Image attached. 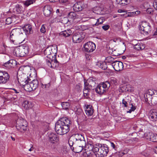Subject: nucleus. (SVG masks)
<instances>
[{"instance_id":"22","label":"nucleus","mask_w":157,"mask_h":157,"mask_svg":"<svg viewBox=\"0 0 157 157\" xmlns=\"http://www.w3.org/2000/svg\"><path fill=\"white\" fill-rule=\"evenodd\" d=\"M105 21V20L103 17H100L97 20L96 23L92 25V26L93 27L97 26V28H100L101 26H99V25L102 24Z\"/></svg>"},{"instance_id":"42","label":"nucleus","mask_w":157,"mask_h":157,"mask_svg":"<svg viewBox=\"0 0 157 157\" xmlns=\"http://www.w3.org/2000/svg\"><path fill=\"white\" fill-rule=\"evenodd\" d=\"M119 90L120 92L123 93L128 91V90L127 89L126 86H121L119 87Z\"/></svg>"},{"instance_id":"64","label":"nucleus","mask_w":157,"mask_h":157,"mask_svg":"<svg viewBox=\"0 0 157 157\" xmlns=\"http://www.w3.org/2000/svg\"><path fill=\"white\" fill-rule=\"evenodd\" d=\"M111 146L113 147V148L116 150V147L115 146V144L113 142H111Z\"/></svg>"},{"instance_id":"47","label":"nucleus","mask_w":157,"mask_h":157,"mask_svg":"<svg viewBox=\"0 0 157 157\" xmlns=\"http://www.w3.org/2000/svg\"><path fill=\"white\" fill-rule=\"evenodd\" d=\"M114 59L111 56H109L106 58L105 60L106 62L108 63H111L113 62Z\"/></svg>"},{"instance_id":"2","label":"nucleus","mask_w":157,"mask_h":157,"mask_svg":"<svg viewBox=\"0 0 157 157\" xmlns=\"http://www.w3.org/2000/svg\"><path fill=\"white\" fill-rule=\"evenodd\" d=\"M27 124L25 120L21 118H19L16 121V127L17 129L23 132L27 129Z\"/></svg>"},{"instance_id":"25","label":"nucleus","mask_w":157,"mask_h":157,"mask_svg":"<svg viewBox=\"0 0 157 157\" xmlns=\"http://www.w3.org/2000/svg\"><path fill=\"white\" fill-rule=\"evenodd\" d=\"M21 52L23 54V56L27 54L29 52V48L25 44L23 45H21Z\"/></svg>"},{"instance_id":"44","label":"nucleus","mask_w":157,"mask_h":157,"mask_svg":"<svg viewBox=\"0 0 157 157\" xmlns=\"http://www.w3.org/2000/svg\"><path fill=\"white\" fill-rule=\"evenodd\" d=\"M36 0H27L24 2V5L28 6L30 5L33 4L35 2Z\"/></svg>"},{"instance_id":"3","label":"nucleus","mask_w":157,"mask_h":157,"mask_svg":"<svg viewBox=\"0 0 157 157\" xmlns=\"http://www.w3.org/2000/svg\"><path fill=\"white\" fill-rule=\"evenodd\" d=\"M139 29L141 31V33L144 35L150 33L151 30L150 24L146 22H143L140 25Z\"/></svg>"},{"instance_id":"53","label":"nucleus","mask_w":157,"mask_h":157,"mask_svg":"<svg viewBox=\"0 0 157 157\" xmlns=\"http://www.w3.org/2000/svg\"><path fill=\"white\" fill-rule=\"evenodd\" d=\"M76 113L78 115L80 114L82 116L84 115L82 110L80 109H77Z\"/></svg>"},{"instance_id":"4","label":"nucleus","mask_w":157,"mask_h":157,"mask_svg":"<svg viewBox=\"0 0 157 157\" xmlns=\"http://www.w3.org/2000/svg\"><path fill=\"white\" fill-rule=\"evenodd\" d=\"M90 145L91 146L92 148V150L96 157H104V156H106L107 154L106 152L103 151L104 147L102 148L100 147H98L91 144Z\"/></svg>"},{"instance_id":"28","label":"nucleus","mask_w":157,"mask_h":157,"mask_svg":"<svg viewBox=\"0 0 157 157\" xmlns=\"http://www.w3.org/2000/svg\"><path fill=\"white\" fill-rule=\"evenodd\" d=\"M16 10L17 13L20 14L22 13L24 10V8L21 6L17 4L15 6Z\"/></svg>"},{"instance_id":"32","label":"nucleus","mask_w":157,"mask_h":157,"mask_svg":"<svg viewBox=\"0 0 157 157\" xmlns=\"http://www.w3.org/2000/svg\"><path fill=\"white\" fill-rule=\"evenodd\" d=\"M155 93L154 92L152 95V99L151 102L153 105H156L157 104V92H155Z\"/></svg>"},{"instance_id":"14","label":"nucleus","mask_w":157,"mask_h":157,"mask_svg":"<svg viewBox=\"0 0 157 157\" xmlns=\"http://www.w3.org/2000/svg\"><path fill=\"white\" fill-rule=\"evenodd\" d=\"M27 79L24 80V81H23V85L24 86V88L25 90L28 91H31L33 90V88L31 86V85L30 82H29V81H28L29 78H27Z\"/></svg>"},{"instance_id":"52","label":"nucleus","mask_w":157,"mask_h":157,"mask_svg":"<svg viewBox=\"0 0 157 157\" xmlns=\"http://www.w3.org/2000/svg\"><path fill=\"white\" fill-rule=\"evenodd\" d=\"M128 101H127V100L125 98L123 99L122 101V104L124 105V107H128V103L127 102Z\"/></svg>"},{"instance_id":"18","label":"nucleus","mask_w":157,"mask_h":157,"mask_svg":"<svg viewBox=\"0 0 157 157\" xmlns=\"http://www.w3.org/2000/svg\"><path fill=\"white\" fill-rule=\"evenodd\" d=\"M71 149L75 152L79 153L82 151L84 147H82L75 144H74L73 145L70 147Z\"/></svg>"},{"instance_id":"11","label":"nucleus","mask_w":157,"mask_h":157,"mask_svg":"<svg viewBox=\"0 0 157 157\" xmlns=\"http://www.w3.org/2000/svg\"><path fill=\"white\" fill-rule=\"evenodd\" d=\"M112 66L117 71H120L123 70L124 65L121 61H115L112 63Z\"/></svg>"},{"instance_id":"12","label":"nucleus","mask_w":157,"mask_h":157,"mask_svg":"<svg viewBox=\"0 0 157 157\" xmlns=\"http://www.w3.org/2000/svg\"><path fill=\"white\" fill-rule=\"evenodd\" d=\"M48 137L49 142L51 143L54 144L59 141V138L58 135L53 133L51 132L49 134Z\"/></svg>"},{"instance_id":"37","label":"nucleus","mask_w":157,"mask_h":157,"mask_svg":"<svg viewBox=\"0 0 157 157\" xmlns=\"http://www.w3.org/2000/svg\"><path fill=\"white\" fill-rule=\"evenodd\" d=\"M96 145L99 147H104V150H103V151L106 152L107 154L108 153V152L109 151V148L107 145L105 144H98V145L96 144Z\"/></svg>"},{"instance_id":"38","label":"nucleus","mask_w":157,"mask_h":157,"mask_svg":"<svg viewBox=\"0 0 157 157\" xmlns=\"http://www.w3.org/2000/svg\"><path fill=\"white\" fill-rule=\"evenodd\" d=\"M14 29L15 30L17 36L19 35L22 34L24 32L22 27L15 28Z\"/></svg>"},{"instance_id":"17","label":"nucleus","mask_w":157,"mask_h":157,"mask_svg":"<svg viewBox=\"0 0 157 157\" xmlns=\"http://www.w3.org/2000/svg\"><path fill=\"white\" fill-rule=\"evenodd\" d=\"M46 63L48 66L52 68H54L57 66L59 65V62L57 61L56 58L53 60L50 61L48 59L46 60Z\"/></svg>"},{"instance_id":"23","label":"nucleus","mask_w":157,"mask_h":157,"mask_svg":"<svg viewBox=\"0 0 157 157\" xmlns=\"http://www.w3.org/2000/svg\"><path fill=\"white\" fill-rule=\"evenodd\" d=\"M92 108V106L90 105H87L86 106L85 111L86 114L89 116L92 115L93 113L94 110Z\"/></svg>"},{"instance_id":"60","label":"nucleus","mask_w":157,"mask_h":157,"mask_svg":"<svg viewBox=\"0 0 157 157\" xmlns=\"http://www.w3.org/2000/svg\"><path fill=\"white\" fill-rule=\"evenodd\" d=\"M131 105L132 106L131 107V109L133 111L136 109V107L134 106L132 103L131 104Z\"/></svg>"},{"instance_id":"49","label":"nucleus","mask_w":157,"mask_h":157,"mask_svg":"<svg viewBox=\"0 0 157 157\" xmlns=\"http://www.w3.org/2000/svg\"><path fill=\"white\" fill-rule=\"evenodd\" d=\"M40 31L41 33H44L46 32V25L44 24H43L41 25V28L40 29Z\"/></svg>"},{"instance_id":"61","label":"nucleus","mask_w":157,"mask_h":157,"mask_svg":"<svg viewBox=\"0 0 157 157\" xmlns=\"http://www.w3.org/2000/svg\"><path fill=\"white\" fill-rule=\"evenodd\" d=\"M60 20L58 19L57 17L55 18L53 21V22H60Z\"/></svg>"},{"instance_id":"15","label":"nucleus","mask_w":157,"mask_h":157,"mask_svg":"<svg viewBox=\"0 0 157 157\" xmlns=\"http://www.w3.org/2000/svg\"><path fill=\"white\" fill-rule=\"evenodd\" d=\"M154 92L151 90H149L144 95L145 101L148 103L150 104L152 99V95L154 93Z\"/></svg>"},{"instance_id":"35","label":"nucleus","mask_w":157,"mask_h":157,"mask_svg":"<svg viewBox=\"0 0 157 157\" xmlns=\"http://www.w3.org/2000/svg\"><path fill=\"white\" fill-rule=\"evenodd\" d=\"M74 144H75L79 146H81L82 147H85L86 146V143L85 139H84L77 141H75Z\"/></svg>"},{"instance_id":"59","label":"nucleus","mask_w":157,"mask_h":157,"mask_svg":"<svg viewBox=\"0 0 157 157\" xmlns=\"http://www.w3.org/2000/svg\"><path fill=\"white\" fill-rule=\"evenodd\" d=\"M10 137L12 139V140L13 141H14L15 140V136L14 134H11V135L10 136Z\"/></svg>"},{"instance_id":"30","label":"nucleus","mask_w":157,"mask_h":157,"mask_svg":"<svg viewBox=\"0 0 157 157\" xmlns=\"http://www.w3.org/2000/svg\"><path fill=\"white\" fill-rule=\"evenodd\" d=\"M67 16L69 19H71L73 20L78 18V16L77 15L76 13L74 12H71L68 13Z\"/></svg>"},{"instance_id":"29","label":"nucleus","mask_w":157,"mask_h":157,"mask_svg":"<svg viewBox=\"0 0 157 157\" xmlns=\"http://www.w3.org/2000/svg\"><path fill=\"white\" fill-rule=\"evenodd\" d=\"M149 118L152 121H156L157 120V112L153 111L150 115Z\"/></svg>"},{"instance_id":"41","label":"nucleus","mask_w":157,"mask_h":157,"mask_svg":"<svg viewBox=\"0 0 157 157\" xmlns=\"http://www.w3.org/2000/svg\"><path fill=\"white\" fill-rule=\"evenodd\" d=\"M51 86L50 82L47 84H43V83H41V87L45 90H48L49 89Z\"/></svg>"},{"instance_id":"54","label":"nucleus","mask_w":157,"mask_h":157,"mask_svg":"<svg viewBox=\"0 0 157 157\" xmlns=\"http://www.w3.org/2000/svg\"><path fill=\"white\" fill-rule=\"evenodd\" d=\"M129 150L128 149H126L124 150L123 152H120L119 155L121 156H122L126 154L128 151Z\"/></svg>"},{"instance_id":"31","label":"nucleus","mask_w":157,"mask_h":157,"mask_svg":"<svg viewBox=\"0 0 157 157\" xmlns=\"http://www.w3.org/2000/svg\"><path fill=\"white\" fill-rule=\"evenodd\" d=\"M17 36L14 29H12L10 33V40L13 43L14 41V40Z\"/></svg>"},{"instance_id":"9","label":"nucleus","mask_w":157,"mask_h":157,"mask_svg":"<svg viewBox=\"0 0 157 157\" xmlns=\"http://www.w3.org/2000/svg\"><path fill=\"white\" fill-rule=\"evenodd\" d=\"M84 51L87 52H91L94 51L96 48V45L94 43L91 41L87 42L83 45Z\"/></svg>"},{"instance_id":"6","label":"nucleus","mask_w":157,"mask_h":157,"mask_svg":"<svg viewBox=\"0 0 157 157\" xmlns=\"http://www.w3.org/2000/svg\"><path fill=\"white\" fill-rule=\"evenodd\" d=\"M65 122H64L63 124V126L62 128V131H61L60 135H63L68 133L70 130V125H71V121L68 119L66 117Z\"/></svg>"},{"instance_id":"26","label":"nucleus","mask_w":157,"mask_h":157,"mask_svg":"<svg viewBox=\"0 0 157 157\" xmlns=\"http://www.w3.org/2000/svg\"><path fill=\"white\" fill-rule=\"evenodd\" d=\"M88 80L89 82L88 83V87H92L94 89L93 87H94L96 84V78L91 77Z\"/></svg>"},{"instance_id":"20","label":"nucleus","mask_w":157,"mask_h":157,"mask_svg":"<svg viewBox=\"0 0 157 157\" xmlns=\"http://www.w3.org/2000/svg\"><path fill=\"white\" fill-rule=\"evenodd\" d=\"M147 139L153 142H157V135L152 132H149L147 135Z\"/></svg>"},{"instance_id":"62","label":"nucleus","mask_w":157,"mask_h":157,"mask_svg":"<svg viewBox=\"0 0 157 157\" xmlns=\"http://www.w3.org/2000/svg\"><path fill=\"white\" fill-rule=\"evenodd\" d=\"M67 1V0H59V3H66Z\"/></svg>"},{"instance_id":"40","label":"nucleus","mask_w":157,"mask_h":157,"mask_svg":"<svg viewBox=\"0 0 157 157\" xmlns=\"http://www.w3.org/2000/svg\"><path fill=\"white\" fill-rule=\"evenodd\" d=\"M21 51V46L19 47L16 48L14 50V52L15 53L17 56V55L20 56H23V54Z\"/></svg>"},{"instance_id":"10","label":"nucleus","mask_w":157,"mask_h":157,"mask_svg":"<svg viewBox=\"0 0 157 157\" xmlns=\"http://www.w3.org/2000/svg\"><path fill=\"white\" fill-rule=\"evenodd\" d=\"M57 52V50L52 46H49L44 51V54L47 55L48 58V56L51 55L52 57L53 56H56Z\"/></svg>"},{"instance_id":"33","label":"nucleus","mask_w":157,"mask_h":157,"mask_svg":"<svg viewBox=\"0 0 157 157\" xmlns=\"http://www.w3.org/2000/svg\"><path fill=\"white\" fill-rule=\"evenodd\" d=\"M131 0H116L117 3L121 4L123 6H125L129 4Z\"/></svg>"},{"instance_id":"21","label":"nucleus","mask_w":157,"mask_h":157,"mask_svg":"<svg viewBox=\"0 0 157 157\" xmlns=\"http://www.w3.org/2000/svg\"><path fill=\"white\" fill-rule=\"evenodd\" d=\"M134 48L137 51H140L144 49L145 48V45L143 43H138L136 44H133Z\"/></svg>"},{"instance_id":"13","label":"nucleus","mask_w":157,"mask_h":157,"mask_svg":"<svg viewBox=\"0 0 157 157\" xmlns=\"http://www.w3.org/2000/svg\"><path fill=\"white\" fill-rule=\"evenodd\" d=\"M22 28L24 33L26 35L32 34L33 33V30L32 29V25L30 24H25Z\"/></svg>"},{"instance_id":"19","label":"nucleus","mask_w":157,"mask_h":157,"mask_svg":"<svg viewBox=\"0 0 157 157\" xmlns=\"http://www.w3.org/2000/svg\"><path fill=\"white\" fill-rule=\"evenodd\" d=\"M52 9L50 6L46 5L43 8V13L46 17L49 16L52 13Z\"/></svg>"},{"instance_id":"55","label":"nucleus","mask_w":157,"mask_h":157,"mask_svg":"<svg viewBox=\"0 0 157 157\" xmlns=\"http://www.w3.org/2000/svg\"><path fill=\"white\" fill-rule=\"evenodd\" d=\"M110 26L108 25H105L102 26V28L105 31L107 30L109 28Z\"/></svg>"},{"instance_id":"56","label":"nucleus","mask_w":157,"mask_h":157,"mask_svg":"<svg viewBox=\"0 0 157 157\" xmlns=\"http://www.w3.org/2000/svg\"><path fill=\"white\" fill-rule=\"evenodd\" d=\"M153 10L151 8H148L146 10V12L148 14H151Z\"/></svg>"},{"instance_id":"46","label":"nucleus","mask_w":157,"mask_h":157,"mask_svg":"<svg viewBox=\"0 0 157 157\" xmlns=\"http://www.w3.org/2000/svg\"><path fill=\"white\" fill-rule=\"evenodd\" d=\"M56 13L58 16L60 17L63 14V11L60 9H57L56 10Z\"/></svg>"},{"instance_id":"43","label":"nucleus","mask_w":157,"mask_h":157,"mask_svg":"<svg viewBox=\"0 0 157 157\" xmlns=\"http://www.w3.org/2000/svg\"><path fill=\"white\" fill-rule=\"evenodd\" d=\"M108 81L109 82L110 85L111 84H112L116 86L117 84V79L114 78H111L110 79V82H109V81Z\"/></svg>"},{"instance_id":"36","label":"nucleus","mask_w":157,"mask_h":157,"mask_svg":"<svg viewBox=\"0 0 157 157\" xmlns=\"http://www.w3.org/2000/svg\"><path fill=\"white\" fill-rule=\"evenodd\" d=\"M1 74V78L2 80V83L5 84L6 83L7 81H8L9 80L10 78V75L9 74H5V76L3 77V75H2V74Z\"/></svg>"},{"instance_id":"50","label":"nucleus","mask_w":157,"mask_h":157,"mask_svg":"<svg viewBox=\"0 0 157 157\" xmlns=\"http://www.w3.org/2000/svg\"><path fill=\"white\" fill-rule=\"evenodd\" d=\"M60 35L65 37H68L70 36L69 34H68L67 31L66 30H65L64 31L61 32V33H60Z\"/></svg>"},{"instance_id":"1","label":"nucleus","mask_w":157,"mask_h":157,"mask_svg":"<svg viewBox=\"0 0 157 157\" xmlns=\"http://www.w3.org/2000/svg\"><path fill=\"white\" fill-rule=\"evenodd\" d=\"M110 86V84L108 81L100 84L95 88L96 92L100 95H101L106 92Z\"/></svg>"},{"instance_id":"16","label":"nucleus","mask_w":157,"mask_h":157,"mask_svg":"<svg viewBox=\"0 0 157 157\" xmlns=\"http://www.w3.org/2000/svg\"><path fill=\"white\" fill-rule=\"evenodd\" d=\"M88 84L86 81H84V87L83 92V95L85 97H87L89 96V92L91 89H94L92 87H88Z\"/></svg>"},{"instance_id":"24","label":"nucleus","mask_w":157,"mask_h":157,"mask_svg":"<svg viewBox=\"0 0 157 157\" xmlns=\"http://www.w3.org/2000/svg\"><path fill=\"white\" fill-rule=\"evenodd\" d=\"M73 9L75 12H79L82 11L83 7L80 3H76L73 6Z\"/></svg>"},{"instance_id":"5","label":"nucleus","mask_w":157,"mask_h":157,"mask_svg":"<svg viewBox=\"0 0 157 157\" xmlns=\"http://www.w3.org/2000/svg\"><path fill=\"white\" fill-rule=\"evenodd\" d=\"M84 139V136L82 134L78 133L73 134L70 137L68 140V144L70 147L73 146L75 141Z\"/></svg>"},{"instance_id":"48","label":"nucleus","mask_w":157,"mask_h":157,"mask_svg":"<svg viewBox=\"0 0 157 157\" xmlns=\"http://www.w3.org/2000/svg\"><path fill=\"white\" fill-rule=\"evenodd\" d=\"M15 62V60L13 59H10L9 61L4 63L3 66H5V67H6L7 64H10L12 65L13 63H14Z\"/></svg>"},{"instance_id":"8","label":"nucleus","mask_w":157,"mask_h":157,"mask_svg":"<svg viewBox=\"0 0 157 157\" xmlns=\"http://www.w3.org/2000/svg\"><path fill=\"white\" fill-rule=\"evenodd\" d=\"M85 38V35L82 32L75 33L72 37L73 41L74 43H79L81 42Z\"/></svg>"},{"instance_id":"45","label":"nucleus","mask_w":157,"mask_h":157,"mask_svg":"<svg viewBox=\"0 0 157 157\" xmlns=\"http://www.w3.org/2000/svg\"><path fill=\"white\" fill-rule=\"evenodd\" d=\"M31 103L28 101L26 100L24 102L23 105H24V107L26 108H29L31 107L30 105Z\"/></svg>"},{"instance_id":"39","label":"nucleus","mask_w":157,"mask_h":157,"mask_svg":"<svg viewBox=\"0 0 157 157\" xmlns=\"http://www.w3.org/2000/svg\"><path fill=\"white\" fill-rule=\"evenodd\" d=\"M63 109L68 110L70 107V104L67 102H63L61 103Z\"/></svg>"},{"instance_id":"51","label":"nucleus","mask_w":157,"mask_h":157,"mask_svg":"<svg viewBox=\"0 0 157 157\" xmlns=\"http://www.w3.org/2000/svg\"><path fill=\"white\" fill-rule=\"evenodd\" d=\"M12 22V18L11 17H8L6 19V24L9 25Z\"/></svg>"},{"instance_id":"63","label":"nucleus","mask_w":157,"mask_h":157,"mask_svg":"<svg viewBox=\"0 0 157 157\" xmlns=\"http://www.w3.org/2000/svg\"><path fill=\"white\" fill-rule=\"evenodd\" d=\"M76 88H77V89H78V91H81V87L80 85H77L76 86Z\"/></svg>"},{"instance_id":"58","label":"nucleus","mask_w":157,"mask_h":157,"mask_svg":"<svg viewBox=\"0 0 157 157\" xmlns=\"http://www.w3.org/2000/svg\"><path fill=\"white\" fill-rule=\"evenodd\" d=\"M0 73H2V75H3V76L4 77L5 76V74H9L7 72L2 71H0Z\"/></svg>"},{"instance_id":"7","label":"nucleus","mask_w":157,"mask_h":157,"mask_svg":"<svg viewBox=\"0 0 157 157\" xmlns=\"http://www.w3.org/2000/svg\"><path fill=\"white\" fill-rule=\"evenodd\" d=\"M66 117H63L60 118L56 123L55 126V130L56 132L58 134L60 135L62 128L63 124H64V122H65Z\"/></svg>"},{"instance_id":"57","label":"nucleus","mask_w":157,"mask_h":157,"mask_svg":"<svg viewBox=\"0 0 157 157\" xmlns=\"http://www.w3.org/2000/svg\"><path fill=\"white\" fill-rule=\"evenodd\" d=\"M127 17H132L135 16L134 12H130L127 13Z\"/></svg>"},{"instance_id":"27","label":"nucleus","mask_w":157,"mask_h":157,"mask_svg":"<svg viewBox=\"0 0 157 157\" xmlns=\"http://www.w3.org/2000/svg\"><path fill=\"white\" fill-rule=\"evenodd\" d=\"M97 66L98 67L100 68L103 70H105L107 68V65L106 63L105 62H102L101 61H99L96 64Z\"/></svg>"},{"instance_id":"34","label":"nucleus","mask_w":157,"mask_h":157,"mask_svg":"<svg viewBox=\"0 0 157 157\" xmlns=\"http://www.w3.org/2000/svg\"><path fill=\"white\" fill-rule=\"evenodd\" d=\"M30 83L31 84V86L33 88V90H35L38 87L39 83L37 80H33L32 81L30 82Z\"/></svg>"}]
</instances>
